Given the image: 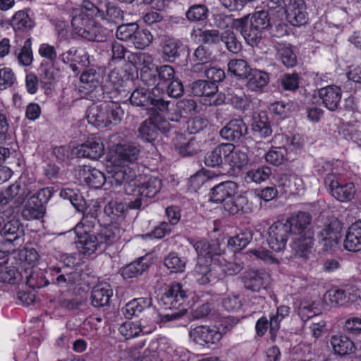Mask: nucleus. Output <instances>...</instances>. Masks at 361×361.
Segmentation results:
<instances>
[{"label":"nucleus","instance_id":"obj_43","mask_svg":"<svg viewBox=\"0 0 361 361\" xmlns=\"http://www.w3.org/2000/svg\"><path fill=\"white\" fill-rule=\"evenodd\" d=\"M99 11H97V17L107 20L108 22L113 23L121 16V11L118 7L115 6L111 3L104 1L97 7Z\"/></svg>","mask_w":361,"mask_h":361},{"label":"nucleus","instance_id":"obj_44","mask_svg":"<svg viewBox=\"0 0 361 361\" xmlns=\"http://www.w3.org/2000/svg\"><path fill=\"white\" fill-rule=\"evenodd\" d=\"M191 90L195 96L211 97L214 96L218 88L214 82L197 80L192 84Z\"/></svg>","mask_w":361,"mask_h":361},{"label":"nucleus","instance_id":"obj_32","mask_svg":"<svg viewBox=\"0 0 361 361\" xmlns=\"http://www.w3.org/2000/svg\"><path fill=\"white\" fill-rule=\"evenodd\" d=\"M1 133H6L4 140L9 147H1V157L5 160L6 158L14 159L16 154V143L15 142L14 132L12 129L9 128L7 121L1 117Z\"/></svg>","mask_w":361,"mask_h":361},{"label":"nucleus","instance_id":"obj_57","mask_svg":"<svg viewBox=\"0 0 361 361\" xmlns=\"http://www.w3.org/2000/svg\"><path fill=\"white\" fill-rule=\"evenodd\" d=\"M126 209V205L116 200L109 201L104 207L105 214L111 219L121 217Z\"/></svg>","mask_w":361,"mask_h":361},{"label":"nucleus","instance_id":"obj_42","mask_svg":"<svg viewBox=\"0 0 361 361\" xmlns=\"http://www.w3.org/2000/svg\"><path fill=\"white\" fill-rule=\"evenodd\" d=\"M11 25L15 31H27L35 27L33 20L24 11H19L13 16Z\"/></svg>","mask_w":361,"mask_h":361},{"label":"nucleus","instance_id":"obj_46","mask_svg":"<svg viewBox=\"0 0 361 361\" xmlns=\"http://www.w3.org/2000/svg\"><path fill=\"white\" fill-rule=\"evenodd\" d=\"M44 214V208L38 204L35 197H30L25 202L22 215L26 220L39 219Z\"/></svg>","mask_w":361,"mask_h":361},{"label":"nucleus","instance_id":"obj_10","mask_svg":"<svg viewBox=\"0 0 361 361\" xmlns=\"http://www.w3.org/2000/svg\"><path fill=\"white\" fill-rule=\"evenodd\" d=\"M150 104L152 107L148 109L149 116H152V114H154L157 117H161V119H159V122H161V120L180 121L182 118L186 116L180 110L183 109L186 112L187 110L185 108L187 106L188 111H190L195 107L194 101L191 99L182 101L174 105L162 99L153 98Z\"/></svg>","mask_w":361,"mask_h":361},{"label":"nucleus","instance_id":"obj_53","mask_svg":"<svg viewBox=\"0 0 361 361\" xmlns=\"http://www.w3.org/2000/svg\"><path fill=\"white\" fill-rule=\"evenodd\" d=\"M228 72L240 78L247 77L250 72L247 63L243 59H233L228 63Z\"/></svg>","mask_w":361,"mask_h":361},{"label":"nucleus","instance_id":"obj_23","mask_svg":"<svg viewBox=\"0 0 361 361\" xmlns=\"http://www.w3.org/2000/svg\"><path fill=\"white\" fill-rule=\"evenodd\" d=\"M318 97L322 104L329 111H336L341 102L342 92L336 85H328L318 90Z\"/></svg>","mask_w":361,"mask_h":361},{"label":"nucleus","instance_id":"obj_63","mask_svg":"<svg viewBox=\"0 0 361 361\" xmlns=\"http://www.w3.org/2000/svg\"><path fill=\"white\" fill-rule=\"evenodd\" d=\"M21 180L22 178H20L19 181L16 182V183L7 188L5 193V199H12L17 195H19L18 199H20L25 195H28L30 192L31 188H21Z\"/></svg>","mask_w":361,"mask_h":361},{"label":"nucleus","instance_id":"obj_30","mask_svg":"<svg viewBox=\"0 0 361 361\" xmlns=\"http://www.w3.org/2000/svg\"><path fill=\"white\" fill-rule=\"evenodd\" d=\"M331 345L335 353L340 355H347L355 353L354 343L346 336L335 335L331 338Z\"/></svg>","mask_w":361,"mask_h":361},{"label":"nucleus","instance_id":"obj_21","mask_svg":"<svg viewBox=\"0 0 361 361\" xmlns=\"http://www.w3.org/2000/svg\"><path fill=\"white\" fill-rule=\"evenodd\" d=\"M18 257L20 267L25 269L24 275L26 279V284L32 288L38 287V285L32 281V274H28L30 268L35 266L38 261L39 255L37 250L34 248H24L19 252Z\"/></svg>","mask_w":361,"mask_h":361},{"label":"nucleus","instance_id":"obj_45","mask_svg":"<svg viewBox=\"0 0 361 361\" xmlns=\"http://www.w3.org/2000/svg\"><path fill=\"white\" fill-rule=\"evenodd\" d=\"M149 86L139 87L132 92L130 98L132 104L137 106H144L151 104L153 97H152Z\"/></svg>","mask_w":361,"mask_h":361},{"label":"nucleus","instance_id":"obj_31","mask_svg":"<svg viewBox=\"0 0 361 361\" xmlns=\"http://www.w3.org/2000/svg\"><path fill=\"white\" fill-rule=\"evenodd\" d=\"M230 148V146H226V143L218 145L205 156V164L210 167H215L225 164L226 155L231 152Z\"/></svg>","mask_w":361,"mask_h":361},{"label":"nucleus","instance_id":"obj_64","mask_svg":"<svg viewBox=\"0 0 361 361\" xmlns=\"http://www.w3.org/2000/svg\"><path fill=\"white\" fill-rule=\"evenodd\" d=\"M345 331L351 336L361 334V318L352 317L346 319L344 325Z\"/></svg>","mask_w":361,"mask_h":361},{"label":"nucleus","instance_id":"obj_41","mask_svg":"<svg viewBox=\"0 0 361 361\" xmlns=\"http://www.w3.org/2000/svg\"><path fill=\"white\" fill-rule=\"evenodd\" d=\"M286 4L283 0H269L268 2L269 11L267 12L275 25H279L283 22Z\"/></svg>","mask_w":361,"mask_h":361},{"label":"nucleus","instance_id":"obj_25","mask_svg":"<svg viewBox=\"0 0 361 361\" xmlns=\"http://www.w3.org/2000/svg\"><path fill=\"white\" fill-rule=\"evenodd\" d=\"M344 247L351 252L361 250V221L349 226L344 240Z\"/></svg>","mask_w":361,"mask_h":361},{"label":"nucleus","instance_id":"obj_5","mask_svg":"<svg viewBox=\"0 0 361 361\" xmlns=\"http://www.w3.org/2000/svg\"><path fill=\"white\" fill-rule=\"evenodd\" d=\"M311 216L305 212H298L289 217L284 223L289 233L297 235L292 245L293 249L301 257H306L313 245V233L309 229Z\"/></svg>","mask_w":361,"mask_h":361},{"label":"nucleus","instance_id":"obj_36","mask_svg":"<svg viewBox=\"0 0 361 361\" xmlns=\"http://www.w3.org/2000/svg\"><path fill=\"white\" fill-rule=\"evenodd\" d=\"M322 308L318 300L307 299L302 300L298 310V314L303 321H307L310 318L321 313Z\"/></svg>","mask_w":361,"mask_h":361},{"label":"nucleus","instance_id":"obj_13","mask_svg":"<svg viewBox=\"0 0 361 361\" xmlns=\"http://www.w3.org/2000/svg\"><path fill=\"white\" fill-rule=\"evenodd\" d=\"M161 118L157 117L154 114L152 116L145 121L138 129L139 137L145 142H154L157 135V131L166 133L170 130L171 124L168 121L161 120Z\"/></svg>","mask_w":361,"mask_h":361},{"label":"nucleus","instance_id":"obj_19","mask_svg":"<svg viewBox=\"0 0 361 361\" xmlns=\"http://www.w3.org/2000/svg\"><path fill=\"white\" fill-rule=\"evenodd\" d=\"M289 232L284 223L277 221L269 228L267 243L269 246L276 252H280L286 247Z\"/></svg>","mask_w":361,"mask_h":361},{"label":"nucleus","instance_id":"obj_37","mask_svg":"<svg viewBox=\"0 0 361 361\" xmlns=\"http://www.w3.org/2000/svg\"><path fill=\"white\" fill-rule=\"evenodd\" d=\"M149 257H140L139 259L128 264L122 270V276L124 279L137 277L143 273L149 267Z\"/></svg>","mask_w":361,"mask_h":361},{"label":"nucleus","instance_id":"obj_12","mask_svg":"<svg viewBox=\"0 0 361 361\" xmlns=\"http://www.w3.org/2000/svg\"><path fill=\"white\" fill-rule=\"evenodd\" d=\"M324 183L331 195L340 202L350 201L355 196V188L353 183H343L334 173L328 174L324 179Z\"/></svg>","mask_w":361,"mask_h":361},{"label":"nucleus","instance_id":"obj_51","mask_svg":"<svg viewBox=\"0 0 361 361\" xmlns=\"http://www.w3.org/2000/svg\"><path fill=\"white\" fill-rule=\"evenodd\" d=\"M153 36L147 30H140L139 27L133 35L130 43L136 49H142L148 47L152 42Z\"/></svg>","mask_w":361,"mask_h":361},{"label":"nucleus","instance_id":"obj_52","mask_svg":"<svg viewBox=\"0 0 361 361\" xmlns=\"http://www.w3.org/2000/svg\"><path fill=\"white\" fill-rule=\"evenodd\" d=\"M252 233L250 231H245L240 233L228 240V246L233 252H238L245 248L252 239Z\"/></svg>","mask_w":361,"mask_h":361},{"label":"nucleus","instance_id":"obj_38","mask_svg":"<svg viewBox=\"0 0 361 361\" xmlns=\"http://www.w3.org/2000/svg\"><path fill=\"white\" fill-rule=\"evenodd\" d=\"M277 139L280 140L283 144V147L287 154L290 153L296 154L299 152L304 145V139L299 134H295L290 136L278 135Z\"/></svg>","mask_w":361,"mask_h":361},{"label":"nucleus","instance_id":"obj_20","mask_svg":"<svg viewBox=\"0 0 361 361\" xmlns=\"http://www.w3.org/2000/svg\"><path fill=\"white\" fill-rule=\"evenodd\" d=\"M104 152V144L99 137H92L73 149V154L79 157H87L97 159L101 157Z\"/></svg>","mask_w":361,"mask_h":361},{"label":"nucleus","instance_id":"obj_40","mask_svg":"<svg viewBox=\"0 0 361 361\" xmlns=\"http://www.w3.org/2000/svg\"><path fill=\"white\" fill-rule=\"evenodd\" d=\"M99 74L94 69L90 68L80 75L81 85L80 87L87 92H91L99 85Z\"/></svg>","mask_w":361,"mask_h":361},{"label":"nucleus","instance_id":"obj_9","mask_svg":"<svg viewBox=\"0 0 361 361\" xmlns=\"http://www.w3.org/2000/svg\"><path fill=\"white\" fill-rule=\"evenodd\" d=\"M123 114L119 104L108 101L92 105L87 110V118L90 123L101 128L110 124H118L121 121Z\"/></svg>","mask_w":361,"mask_h":361},{"label":"nucleus","instance_id":"obj_48","mask_svg":"<svg viewBox=\"0 0 361 361\" xmlns=\"http://www.w3.org/2000/svg\"><path fill=\"white\" fill-rule=\"evenodd\" d=\"M41 82L47 88L54 85L59 78V69L53 63L48 66L41 68Z\"/></svg>","mask_w":361,"mask_h":361},{"label":"nucleus","instance_id":"obj_16","mask_svg":"<svg viewBox=\"0 0 361 361\" xmlns=\"http://www.w3.org/2000/svg\"><path fill=\"white\" fill-rule=\"evenodd\" d=\"M284 19L293 26L305 25L308 20L306 5L303 0H288L286 4Z\"/></svg>","mask_w":361,"mask_h":361},{"label":"nucleus","instance_id":"obj_6","mask_svg":"<svg viewBox=\"0 0 361 361\" xmlns=\"http://www.w3.org/2000/svg\"><path fill=\"white\" fill-rule=\"evenodd\" d=\"M181 311H171V312H159L154 317L153 319L148 320L147 318H142L139 321H128L123 323L118 331L126 338L130 339L137 336L149 334L157 329L158 322L165 323L178 319L183 316Z\"/></svg>","mask_w":361,"mask_h":361},{"label":"nucleus","instance_id":"obj_33","mask_svg":"<svg viewBox=\"0 0 361 361\" xmlns=\"http://www.w3.org/2000/svg\"><path fill=\"white\" fill-rule=\"evenodd\" d=\"M226 146L231 147V152L226 155V164L233 169H241L247 164L248 157L245 152L241 151L231 143H226Z\"/></svg>","mask_w":361,"mask_h":361},{"label":"nucleus","instance_id":"obj_3","mask_svg":"<svg viewBox=\"0 0 361 361\" xmlns=\"http://www.w3.org/2000/svg\"><path fill=\"white\" fill-rule=\"evenodd\" d=\"M97 6L90 1L73 10L71 20L73 34L89 42H104L108 31L97 21Z\"/></svg>","mask_w":361,"mask_h":361},{"label":"nucleus","instance_id":"obj_59","mask_svg":"<svg viewBox=\"0 0 361 361\" xmlns=\"http://www.w3.org/2000/svg\"><path fill=\"white\" fill-rule=\"evenodd\" d=\"M207 13L204 5H193L188 10L186 17L190 21H202L207 18Z\"/></svg>","mask_w":361,"mask_h":361},{"label":"nucleus","instance_id":"obj_15","mask_svg":"<svg viewBox=\"0 0 361 361\" xmlns=\"http://www.w3.org/2000/svg\"><path fill=\"white\" fill-rule=\"evenodd\" d=\"M342 226L336 220L325 225L318 233V239L324 250L328 251L337 245L341 239Z\"/></svg>","mask_w":361,"mask_h":361},{"label":"nucleus","instance_id":"obj_35","mask_svg":"<svg viewBox=\"0 0 361 361\" xmlns=\"http://www.w3.org/2000/svg\"><path fill=\"white\" fill-rule=\"evenodd\" d=\"M152 300L149 298H140L130 300L123 308L122 313L126 318L137 315L145 308L150 307Z\"/></svg>","mask_w":361,"mask_h":361},{"label":"nucleus","instance_id":"obj_26","mask_svg":"<svg viewBox=\"0 0 361 361\" xmlns=\"http://www.w3.org/2000/svg\"><path fill=\"white\" fill-rule=\"evenodd\" d=\"M246 78H247L246 87L248 90L256 92H262L269 82V74L258 69L250 70Z\"/></svg>","mask_w":361,"mask_h":361},{"label":"nucleus","instance_id":"obj_18","mask_svg":"<svg viewBox=\"0 0 361 361\" xmlns=\"http://www.w3.org/2000/svg\"><path fill=\"white\" fill-rule=\"evenodd\" d=\"M186 297V292L181 284H172L161 297L159 304L164 310H176L179 307Z\"/></svg>","mask_w":361,"mask_h":361},{"label":"nucleus","instance_id":"obj_61","mask_svg":"<svg viewBox=\"0 0 361 361\" xmlns=\"http://www.w3.org/2000/svg\"><path fill=\"white\" fill-rule=\"evenodd\" d=\"M138 28V25L136 23H129L122 25L118 27L116 32V36L117 39L123 41H130L133 38V35Z\"/></svg>","mask_w":361,"mask_h":361},{"label":"nucleus","instance_id":"obj_22","mask_svg":"<svg viewBox=\"0 0 361 361\" xmlns=\"http://www.w3.org/2000/svg\"><path fill=\"white\" fill-rule=\"evenodd\" d=\"M176 150L183 157H191L200 149V144L196 138L191 135L178 134L173 140Z\"/></svg>","mask_w":361,"mask_h":361},{"label":"nucleus","instance_id":"obj_39","mask_svg":"<svg viewBox=\"0 0 361 361\" xmlns=\"http://www.w3.org/2000/svg\"><path fill=\"white\" fill-rule=\"evenodd\" d=\"M276 56L282 63L287 67H293L296 64V56L290 44L278 42L276 44Z\"/></svg>","mask_w":361,"mask_h":361},{"label":"nucleus","instance_id":"obj_7","mask_svg":"<svg viewBox=\"0 0 361 361\" xmlns=\"http://www.w3.org/2000/svg\"><path fill=\"white\" fill-rule=\"evenodd\" d=\"M271 20L267 11H259L251 16L235 20L233 26L240 29L241 34L248 44L254 46L257 44L262 32L271 25Z\"/></svg>","mask_w":361,"mask_h":361},{"label":"nucleus","instance_id":"obj_34","mask_svg":"<svg viewBox=\"0 0 361 361\" xmlns=\"http://www.w3.org/2000/svg\"><path fill=\"white\" fill-rule=\"evenodd\" d=\"M251 127L252 131L261 137H267L272 133L265 112H259L253 116Z\"/></svg>","mask_w":361,"mask_h":361},{"label":"nucleus","instance_id":"obj_28","mask_svg":"<svg viewBox=\"0 0 361 361\" xmlns=\"http://www.w3.org/2000/svg\"><path fill=\"white\" fill-rule=\"evenodd\" d=\"M80 179L92 188H100L106 180L104 174L99 170L85 166L79 172Z\"/></svg>","mask_w":361,"mask_h":361},{"label":"nucleus","instance_id":"obj_24","mask_svg":"<svg viewBox=\"0 0 361 361\" xmlns=\"http://www.w3.org/2000/svg\"><path fill=\"white\" fill-rule=\"evenodd\" d=\"M23 230L20 228L19 223L16 220H11L7 222L1 228V245L12 244L16 246L23 240L22 239Z\"/></svg>","mask_w":361,"mask_h":361},{"label":"nucleus","instance_id":"obj_60","mask_svg":"<svg viewBox=\"0 0 361 361\" xmlns=\"http://www.w3.org/2000/svg\"><path fill=\"white\" fill-rule=\"evenodd\" d=\"M80 49L72 47L61 55V61L64 63L69 64L71 70L75 73L79 72V67L77 66V61L78 59V55L80 54Z\"/></svg>","mask_w":361,"mask_h":361},{"label":"nucleus","instance_id":"obj_2","mask_svg":"<svg viewBox=\"0 0 361 361\" xmlns=\"http://www.w3.org/2000/svg\"><path fill=\"white\" fill-rule=\"evenodd\" d=\"M197 252V262L194 275L200 284H207L224 276L237 274L242 266L236 262L227 261L226 253L222 252L218 242L209 243L200 240L194 245Z\"/></svg>","mask_w":361,"mask_h":361},{"label":"nucleus","instance_id":"obj_50","mask_svg":"<svg viewBox=\"0 0 361 361\" xmlns=\"http://www.w3.org/2000/svg\"><path fill=\"white\" fill-rule=\"evenodd\" d=\"M243 282L246 288L258 291L264 286V276L256 271H250L244 276Z\"/></svg>","mask_w":361,"mask_h":361},{"label":"nucleus","instance_id":"obj_14","mask_svg":"<svg viewBox=\"0 0 361 361\" xmlns=\"http://www.w3.org/2000/svg\"><path fill=\"white\" fill-rule=\"evenodd\" d=\"M360 298L358 290L350 287L347 290L331 288L324 295V302L331 306H342L356 302Z\"/></svg>","mask_w":361,"mask_h":361},{"label":"nucleus","instance_id":"obj_29","mask_svg":"<svg viewBox=\"0 0 361 361\" xmlns=\"http://www.w3.org/2000/svg\"><path fill=\"white\" fill-rule=\"evenodd\" d=\"M279 187L281 188L285 193L300 195L305 190L303 180L297 176H284L279 181Z\"/></svg>","mask_w":361,"mask_h":361},{"label":"nucleus","instance_id":"obj_17","mask_svg":"<svg viewBox=\"0 0 361 361\" xmlns=\"http://www.w3.org/2000/svg\"><path fill=\"white\" fill-rule=\"evenodd\" d=\"M190 338L200 345L215 344L221 339L222 334L215 326H199L190 330Z\"/></svg>","mask_w":361,"mask_h":361},{"label":"nucleus","instance_id":"obj_56","mask_svg":"<svg viewBox=\"0 0 361 361\" xmlns=\"http://www.w3.org/2000/svg\"><path fill=\"white\" fill-rule=\"evenodd\" d=\"M180 42L178 39L167 37L164 39L162 45L163 54L170 61L174 59L178 55Z\"/></svg>","mask_w":361,"mask_h":361},{"label":"nucleus","instance_id":"obj_49","mask_svg":"<svg viewBox=\"0 0 361 361\" xmlns=\"http://www.w3.org/2000/svg\"><path fill=\"white\" fill-rule=\"evenodd\" d=\"M271 174V171L269 167L261 166L247 171L245 179L247 183H261L267 180Z\"/></svg>","mask_w":361,"mask_h":361},{"label":"nucleus","instance_id":"obj_55","mask_svg":"<svg viewBox=\"0 0 361 361\" xmlns=\"http://www.w3.org/2000/svg\"><path fill=\"white\" fill-rule=\"evenodd\" d=\"M289 157L283 147H274L265 154L266 161L273 165L279 166Z\"/></svg>","mask_w":361,"mask_h":361},{"label":"nucleus","instance_id":"obj_27","mask_svg":"<svg viewBox=\"0 0 361 361\" xmlns=\"http://www.w3.org/2000/svg\"><path fill=\"white\" fill-rule=\"evenodd\" d=\"M247 131V128L243 120L234 119L221 130L220 135L225 140H235L245 135Z\"/></svg>","mask_w":361,"mask_h":361},{"label":"nucleus","instance_id":"obj_4","mask_svg":"<svg viewBox=\"0 0 361 361\" xmlns=\"http://www.w3.org/2000/svg\"><path fill=\"white\" fill-rule=\"evenodd\" d=\"M128 60L140 71L141 79L147 85H154L157 73L163 82H169L174 78V70L172 66L164 65L157 68L154 63L152 56L148 53H130L128 56Z\"/></svg>","mask_w":361,"mask_h":361},{"label":"nucleus","instance_id":"obj_47","mask_svg":"<svg viewBox=\"0 0 361 361\" xmlns=\"http://www.w3.org/2000/svg\"><path fill=\"white\" fill-rule=\"evenodd\" d=\"M113 291L108 287H95L92 293V303L99 307L109 304Z\"/></svg>","mask_w":361,"mask_h":361},{"label":"nucleus","instance_id":"obj_1","mask_svg":"<svg viewBox=\"0 0 361 361\" xmlns=\"http://www.w3.org/2000/svg\"><path fill=\"white\" fill-rule=\"evenodd\" d=\"M140 149L133 143H116L106 154V168L109 183L115 188L124 185L128 195L135 198L128 204L132 209H138L148 198L154 197L161 188V180L156 177L138 176L130 165L139 157Z\"/></svg>","mask_w":361,"mask_h":361},{"label":"nucleus","instance_id":"obj_8","mask_svg":"<svg viewBox=\"0 0 361 361\" xmlns=\"http://www.w3.org/2000/svg\"><path fill=\"white\" fill-rule=\"evenodd\" d=\"M238 185L233 181H224L211 189L209 200L213 202H224V209L231 214H235L243 210L247 203V198L236 195Z\"/></svg>","mask_w":361,"mask_h":361},{"label":"nucleus","instance_id":"obj_58","mask_svg":"<svg viewBox=\"0 0 361 361\" xmlns=\"http://www.w3.org/2000/svg\"><path fill=\"white\" fill-rule=\"evenodd\" d=\"M221 40L223 41L228 50L232 53H238L241 49V44L237 40L233 31L227 30L221 35Z\"/></svg>","mask_w":361,"mask_h":361},{"label":"nucleus","instance_id":"obj_11","mask_svg":"<svg viewBox=\"0 0 361 361\" xmlns=\"http://www.w3.org/2000/svg\"><path fill=\"white\" fill-rule=\"evenodd\" d=\"M86 219H83L74 228V233L77 237L75 241L78 252L85 255L90 256L95 252L101 245L98 237L90 234V226L85 225Z\"/></svg>","mask_w":361,"mask_h":361},{"label":"nucleus","instance_id":"obj_54","mask_svg":"<svg viewBox=\"0 0 361 361\" xmlns=\"http://www.w3.org/2000/svg\"><path fill=\"white\" fill-rule=\"evenodd\" d=\"M121 229L115 224H109L102 228L98 239L101 244L111 243L121 235Z\"/></svg>","mask_w":361,"mask_h":361},{"label":"nucleus","instance_id":"obj_62","mask_svg":"<svg viewBox=\"0 0 361 361\" xmlns=\"http://www.w3.org/2000/svg\"><path fill=\"white\" fill-rule=\"evenodd\" d=\"M164 264L172 272H183L185 268V262L174 253L166 257Z\"/></svg>","mask_w":361,"mask_h":361}]
</instances>
